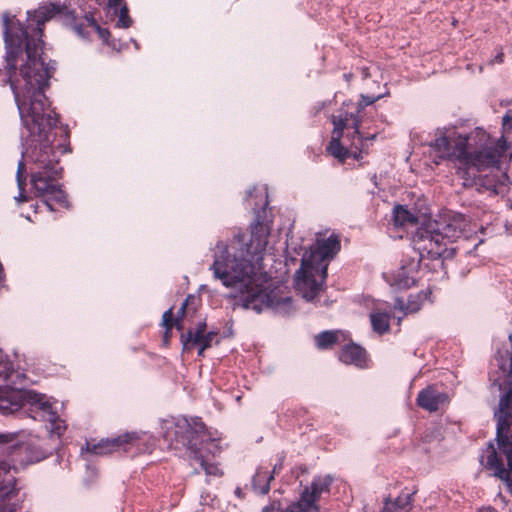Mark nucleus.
I'll return each mask as SVG.
<instances>
[{
  "label": "nucleus",
  "instance_id": "1",
  "mask_svg": "<svg viewBox=\"0 0 512 512\" xmlns=\"http://www.w3.org/2000/svg\"><path fill=\"white\" fill-rule=\"evenodd\" d=\"M58 1L47 2L33 11H27V24L14 15L2 14L3 35L6 48L7 79L12 90L20 120L28 134L22 136V159L18 163L16 181L18 203L27 201L26 178L29 172L32 188L44 199L50 211L54 204L69 208L65 191L58 181L63 168L53 142L59 122L50 100L45 95L49 79L55 71L54 61L46 62L43 54L42 34L44 25L62 13Z\"/></svg>",
  "mask_w": 512,
  "mask_h": 512
},
{
  "label": "nucleus",
  "instance_id": "2",
  "mask_svg": "<svg viewBox=\"0 0 512 512\" xmlns=\"http://www.w3.org/2000/svg\"><path fill=\"white\" fill-rule=\"evenodd\" d=\"M268 195L265 187H253L247 192L246 201L255 212L249 236L234 231L231 237L219 238L210 247L213 261L209 267L213 278L240 294L243 306L261 313L271 309L275 313L288 315L294 307L292 298L281 291V287H263L266 276L261 271V262L268 244L270 220L266 206Z\"/></svg>",
  "mask_w": 512,
  "mask_h": 512
},
{
  "label": "nucleus",
  "instance_id": "3",
  "mask_svg": "<svg viewBox=\"0 0 512 512\" xmlns=\"http://www.w3.org/2000/svg\"><path fill=\"white\" fill-rule=\"evenodd\" d=\"M429 146L440 161L453 163L465 187L477 185L481 171L498 168L502 156L510 148L504 137L493 142L489 133L478 126L469 131L455 126L438 127Z\"/></svg>",
  "mask_w": 512,
  "mask_h": 512
},
{
  "label": "nucleus",
  "instance_id": "4",
  "mask_svg": "<svg viewBox=\"0 0 512 512\" xmlns=\"http://www.w3.org/2000/svg\"><path fill=\"white\" fill-rule=\"evenodd\" d=\"M509 363L499 362L502 376L493 380V387L500 391L499 403L494 411L497 421L496 446L489 443L480 457L482 466L505 482L512 493V334Z\"/></svg>",
  "mask_w": 512,
  "mask_h": 512
},
{
  "label": "nucleus",
  "instance_id": "5",
  "mask_svg": "<svg viewBox=\"0 0 512 512\" xmlns=\"http://www.w3.org/2000/svg\"><path fill=\"white\" fill-rule=\"evenodd\" d=\"M24 381L25 375L14 369L13 363L0 349V414L8 416L28 406L33 419L50 423L51 433L60 437L66 425L58 417L57 401L51 402L45 394L25 389Z\"/></svg>",
  "mask_w": 512,
  "mask_h": 512
},
{
  "label": "nucleus",
  "instance_id": "6",
  "mask_svg": "<svg viewBox=\"0 0 512 512\" xmlns=\"http://www.w3.org/2000/svg\"><path fill=\"white\" fill-rule=\"evenodd\" d=\"M162 436L171 449L185 448L190 459L200 464L207 476L222 474L213 458L221 451V436L208 429L198 417L165 419L161 424Z\"/></svg>",
  "mask_w": 512,
  "mask_h": 512
},
{
  "label": "nucleus",
  "instance_id": "7",
  "mask_svg": "<svg viewBox=\"0 0 512 512\" xmlns=\"http://www.w3.org/2000/svg\"><path fill=\"white\" fill-rule=\"evenodd\" d=\"M467 220L463 214L449 212L438 219H430L418 227L413 237L414 250L420 260L432 259L444 264L452 259L455 248L449 246L466 236Z\"/></svg>",
  "mask_w": 512,
  "mask_h": 512
},
{
  "label": "nucleus",
  "instance_id": "8",
  "mask_svg": "<svg viewBox=\"0 0 512 512\" xmlns=\"http://www.w3.org/2000/svg\"><path fill=\"white\" fill-rule=\"evenodd\" d=\"M340 241L334 234L318 239L315 245L306 250L301 266L296 271L295 285L302 297L313 302L327 278L329 261L339 252Z\"/></svg>",
  "mask_w": 512,
  "mask_h": 512
},
{
  "label": "nucleus",
  "instance_id": "9",
  "mask_svg": "<svg viewBox=\"0 0 512 512\" xmlns=\"http://www.w3.org/2000/svg\"><path fill=\"white\" fill-rule=\"evenodd\" d=\"M333 132L326 150L334 158L344 162L347 158L359 159L362 153H367L376 133L365 136L360 130L354 133L351 123L343 115H333Z\"/></svg>",
  "mask_w": 512,
  "mask_h": 512
},
{
  "label": "nucleus",
  "instance_id": "10",
  "mask_svg": "<svg viewBox=\"0 0 512 512\" xmlns=\"http://www.w3.org/2000/svg\"><path fill=\"white\" fill-rule=\"evenodd\" d=\"M154 446L155 438L147 431L127 432L115 438L102 439L93 445L86 443L87 451L95 455L122 451L130 457L151 453Z\"/></svg>",
  "mask_w": 512,
  "mask_h": 512
},
{
  "label": "nucleus",
  "instance_id": "11",
  "mask_svg": "<svg viewBox=\"0 0 512 512\" xmlns=\"http://www.w3.org/2000/svg\"><path fill=\"white\" fill-rule=\"evenodd\" d=\"M332 482L330 475L315 476L310 485L302 490L299 499L279 512H319L318 501L330 494Z\"/></svg>",
  "mask_w": 512,
  "mask_h": 512
},
{
  "label": "nucleus",
  "instance_id": "12",
  "mask_svg": "<svg viewBox=\"0 0 512 512\" xmlns=\"http://www.w3.org/2000/svg\"><path fill=\"white\" fill-rule=\"evenodd\" d=\"M17 467L14 466L3 446L0 447V506L6 511L13 508L18 512L16 475Z\"/></svg>",
  "mask_w": 512,
  "mask_h": 512
},
{
  "label": "nucleus",
  "instance_id": "13",
  "mask_svg": "<svg viewBox=\"0 0 512 512\" xmlns=\"http://www.w3.org/2000/svg\"><path fill=\"white\" fill-rule=\"evenodd\" d=\"M13 440V435L9 433H0V444H3L6 454L9 455L14 466H24L45 459L48 452L40 447L28 443L9 444Z\"/></svg>",
  "mask_w": 512,
  "mask_h": 512
},
{
  "label": "nucleus",
  "instance_id": "14",
  "mask_svg": "<svg viewBox=\"0 0 512 512\" xmlns=\"http://www.w3.org/2000/svg\"><path fill=\"white\" fill-rule=\"evenodd\" d=\"M65 20L72 31L83 40H89L91 32L97 33L105 42L110 36L109 30L102 28L91 13L85 14L81 18L75 16L74 13H68Z\"/></svg>",
  "mask_w": 512,
  "mask_h": 512
},
{
  "label": "nucleus",
  "instance_id": "15",
  "mask_svg": "<svg viewBox=\"0 0 512 512\" xmlns=\"http://www.w3.org/2000/svg\"><path fill=\"white\" fill-rule=\"evenodd\" d=\"M384 95L379 94L376 96L369 95H361V99L358 103H354L353 101H345L343 103L342 108L339 111L338 115H343L344 118H347V121L351 123L352 129H354V133L358 134L360 130V113L361 111L381 99Z\"/></svg>",
  "mask_w": 512,
  "mask_h": 512
},
{
  "label": "nucleus",
  "instance_id": "16",
  "mask_svg": "<svg viewBox=\"0 0 512 512\" xmlns=\"http://www.w3.org/2000/svg\"><path fill=\"white\" fill-rule=\"evenodd\" d=\"M216 336V332H206L205 321H200L194 329H189L186 334L181 335V342L184 350H190L194 347L207 349L211 347Z\"/></svg>",
  "mask_w": 512,
  "mask_h": 512
},
{
  "label": "nucleus",
  "instance_id": "17",
  "mask_svg": "<svg viewBox=\"0 0 512 512\" xmlns=\"http://www.w3.org/2000/svg\"><path fill=\"white\" fill-rule=\"evenodd\" d=\"M416 403L426 411L436 412L449 403V396L435 385H429L418 393Z\"/></svg>",
  "mask_w": 512,
  "mask_h": 512
},
{
  "label": "nucleus",
  "instance_id": "18",
  "mask_svg": "<svg viewBox=\"0 0 512 512\" xmlns=\"http://www.w3.org/2000/svg\"><path fill=\"white\" fill-rule=\"evenodd\" d=\"M431 291L429 289L421 290L416 294H410L407 300L396 298L394 309L402 313L403 316L417 313L422 306L430 301Z\"/></svg>",
  "mask_w": 512,
  "mask_h": 512
},
{
  "label": "nucleus",
  "instance_id": "19",
  "mask_svg": "<svg viewBox=\"0 0 512 512\" xmlns=\"http://www.w3.org/2000/svg\"><path fill=\"white\" fill-rule=\"evenodd\" d=\"M339 360L345 364L354 365L358 368L367 367L366 351L355 343L343 346L339 352Z\"/></svg>",
  "mask_w": 512,
  "mask_h": 512
},
{
  "label": "nucleus",
  "instance_id": "20",
  "mask_svg": "<svg viewBox=\"0 0 512 512\" xmlns=\"http://www.w3.org/2000/svg\"><path fill=\"white\" fill-rule=\"evenodd\" d=\"M387 281L395 289L402 290L414 285L416 278L412 268L401 266L390 275Z\"/></svg>",
  "mask_w": 512,
  "mask_h": 512
},
{
  "label": "nucleus",
  "instance_id": "21",
  "mask_svg": "<svg viewBox=\"0 0 512 512\" xmlns=\"http://www.w3.org/2000/svg\"><path fill=\"white\" fill-rule=\"evenodd\" d=\"M273 479V473H270L267 469L258 468L252 478V488L256 493L265 495L269 492L270 482Z\"/></svg>",
  "mask_w": 512,
  "mask_h": 512
},
{
  "label": "nucleus",
  "instance_id": "22",
  "mask_svg": "<svg viewBox=\"0 0 512 512\" xmlns=\"http://www.w3.org/2000/svg\"><path fill=\"white\" fill-rule=\"evenodd\" d=\"M390 314L377 309L370 313V322L374 332L382 335L389 330Z\"/></svg>",
  "mask_w": 512,
  "mask_h": 512
},
{
  "label": "nucleus",
  "instance_id": "23",
  "mask_svg": "<svg viewBox=\"0 0 512 512\" xmlns=\"http://www.w3.org/2000/svg\"><path fill=\"white\" fill-rule=\"evenodd\" d=\"M418 218L415 213L408 210L403 205H397L393 209V221L395 226H406L415 224Z\"/></svg>",
  "mask_w": 512,
  "mask_h": 512
},
{
  "label": "nucleus",
  "instance_id": "24",
  "mask_svg": "<svg viewBox=\"0 0 512 512\" xmlns=\"http://www.w3.org/2000/svg\"><path fill=\"white\" fill-rule=\"evenodd\" d=\"M344 334L341 331H323L316 335L315 342L319 349L331 348L334 344L340 342Z\"/></svg>",
  "mask_w": 512,
  "mask_h": 512
},
{
  "label": "nucleus",
  "instance_id": "25",
  "mask_svg": "<svg viewBox=\"0 0 512 512\" xmlns=\"http://www.w3.org/2000/svg\"><path fill=\"white\" fill-rule=\"evenodd\" d=\"M412 494L406 493L398 496L394 502H390L388 499L385 501L384 508L382 512H390L391 509H400L409 511L408 506L411 502Z\"/></svg>",
  "mask_w": 512,
  "mask_h": 512
},
{
  "label": "nucleus",
  "instance_id": "26",
  "mask_svg": "<svg viewBox=\"0 0 512 512\" xmlns=\"http://www.w3.org/2000/svg\"><path fill=\"white\" fill-rule=\"evenodd\" d=\"M129 10L126 4H123L116 15H118V20L116 23V27L118 28H129L132 24V19L129 16Z\"/></svg>",
  "mask_w": 512,
  "mask_h": 512
},
{
  "label": "nucleus",
  "instance_id": "27",
  "mask_svg": "<svg viewBox=\"0 0 512 512\" xmlns=\"http://www.w3.org/2000/svg\"><path fill=\"white\" fill-rule=\"evenodd\" d=\"M162 324L166 328V334L172 329L173 327V313L172 308H169L163 313L162 316Z\"/></svg>",
  "mask_w": 512,
  "mask_h": 512
},
{
  "label": "nucleus",
  "instance_id": "28",
  "mask_svg": "<svg viewBox=\"0 0 512 512\" xmlns=\"http://www.w3.org/2000/svg\"><path fill=\"white\" fill-rule=\"evenodd\" d=\"M123 0H109L107 3V7L109 10H112L114 14H117L119 8L123 5Z\"/></svg>",
  "mask_w": 512,
  "mask_h": 512
},
{
  "label": "nucleus",
  "instance_id": "29",
  "mask_svg": "<svg viewBox=\"0 0 512 512\" xmlns=\"http://www.w3.org/2000/svg\"><path fill=\"white\" fill-rule=\"evenodd\" d=\"M502 125L504 129H512V116L510 114L507 113L503 116Z\"/></svg>",
  "mask_w": 512,
  "mask_h": 512
},
{
  "label": "nucleus",
  "instance_id": "30",
  "mask_svg": "<svg viewBox=\"0 0 512 512\" xmlns=\"http://www.w3.org/2000/svg\"><path fill=\"white\" fill-rule=\"evenodd\" d=\"M279 510V503L273 502L270 505L263 507L262 512H275Z\"/></svg>",
  "mask_w": 512,
  "mask_h": 512
},
{
  "label": "nucleus",
  "instance_id": "31",
  "mask_svg": "<svg viewBox=\"0 0 512 512\" xmlns=\"http://www.w3.org/2000/svg\"><path fill=\"white\" fill-rule=\"evenodd\" d=\"M283 460H284V457L282 456L280 459H279V463H276L273 467V470L271 473H276L277 471H279L281 468H282V464H283Z\"/></svg>",
  "mask_w": 512,
  "mask_h": 512
},
{
  "label": "nucleus",
  "instance_id": "32",
  "mask_svg": "<svg viewBox=\"0 0 512 512\" xmlns=\"http://www.w3.org/2000/svg\"><path fill=\"white\" fill-rule=\"evenodd\" d=\"M186 305H187V302H184V303L181 305V307H180V309H179V311H178V313H179L181 316H183V315H184V313H185Z\"/></svg>",
  "mask_w": 512,
  "mask_h": 512
},
{
  "label": "nucleus",
  "instance_id": "33",
  "mask_svg": "<svg viewBox=\"0 0 512 512\" xmlns=\"http://www.w3.org/2000/svg\"><path fill=\"white\" fill-rule=\"evenodd\" d=\"M495 61L501 63L503 61V54L499 53L495 56Z\"/></svg>",
  "mask_w": 512,
  "mask_h": 512
},
{
  "label": "nucleus",
  "instance_id": "34",
  "mask_svg": "<svg viewBox=\"0 0 512 512\" xmlns=\"http://www.w3.org/2000/svg\"><path fill=\"white\" fill-rule=\"evenodd\" d=\"M481 512H497V510L492 507H487L484 508Z\"/></svg>",
  "mask_w": 512,
  "mask_h": 512
},
{
  "label": "nucleus",
  "instance_id": "35",
  "mask_svg": "<svg viewBox=\"0 0 512 512\" xmlns=\"http://www.w3.org/2000/svg\"><path fill=\"white\" fill-rule=\"evenodd\" d=\"M235 494H236L238 497H242V490H241V488L237 487V488L235 489Z\"/></svg>",
  "mask_w": 512,
  "mask_h": 512
},
{
  "label": "nucleus",
  "instance_id": "36",
  "mask_svg": "<svg viewBox=\"0 0 512 512\" xmlns=\"http://www.w3.org/2000/svg\"><path fill=\"white\" fill-rule=\"evenodd\" d=\"M197 348H198V356H203L204 351H205L206 349H202L201 347H197Z\"/></svg>",
  "mask_w": 512,
  "mask_h": 512
},
{
  "label": "nucleus",
  "instance_id": "37",
  "mask_svg": "<svg viewBox=\"0 0 512 512\" xmlns=\"http://www.w3.org/2000/svg\"><path fill=\"white\" fill-rule=\"evenodd\" d=\"M343 77L345 78L346 81H349L351 78V74H344Z\"/></svg>",
  "mask_w": 512,
  "mask_h": 512
},
{
  "label": "nucleus",
  "instance_id": "38",
  "mask_svg": "<svg viewBox=\"0 0 512 512\" xmlns=\"http://www.w3.org/2000/svg\"><path fill=\"white\" fill-rule=\"evenodd\" d=\"M0 512H13V508L10 511H6L2 506H0Z\"/></svg>",
  "mask_w": 512,
  "mask_h": 512
},
{
  "label": "nucleus",
  "instance_id": "39",
  "mask_svg": "<svg viewBox=\"0 0 512 512\" xmlns=\"http://www.w3.org/2000/svg\"><path fill=\"white\" fill-rule=\"evenodd\" d=\"M132 41H133V43H134V45H135L136 49H138V48H139V47H138V43H137L135 40H132Z\"/></svg>",
  "mask_w": 512,
  "mask_h": 512
},
{
  "label": "nucleus",
  "instance_id": "40",
  "mask_svg": "<svg viewBox=\"0 0 512 512\" xmlns=\"http://www.w3.org/2000/svg\"><path fill=\"white\" fill-rule=\"evenodd\" d=\"M60 131L64 132V134H67V131H65L63 128H60Z\"/></svg>",
  "mask_w": 512,
  "mask_h": 512
},
{
  "label": "nucleus",
  "instance_id": "41",
  "mask_svg": "<svg viewBox=\"0 0 512 512\" xmlns=\"http://www.w3.org/2000/svg\"><path fill=\"white\" fill-rule=\"evenodd\" d=\"M60 131L64 132V134H67V131H65L63 128H60Z\"/></svg>",
  "mask_w": 512,
  "mask_h": 512
},
{
  "label": "nucleus",
  "instance_id": "42",
  "mask_svg": "<svg viewBox=\"0 0 512 512\" xmlns=\"http://www.w3.org/2000/svg\"><path fill=\"white\" fill-rule=\"evenodd\" d=\"M60 131L64 132V134H67V131H65L63 128H60Z\"/></svg>",
  "mask_w": 512,
  "mask_h": 512
},
{
  "label": "nucleus",
  "instance_id": "43",
  "mask_svg": "<svg viewBox=\"0 0 512 512\" xmlns=\"http://www.w3.org/2000/svg\"><path fill=\"white\" fill-rule=\"evenodd\" d=\"M25 218L28 220V221H32L30 216H25Z\"/></svg>",
  "mask_w": 512,
  "mask_h": 512
}]
</instances>
